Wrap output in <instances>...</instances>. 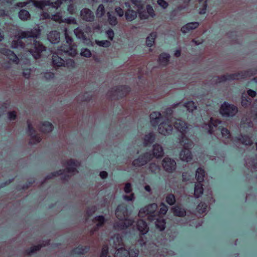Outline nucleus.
I'll use <instances>...</instances> for the list:
<instances>
[{
	"mask_svg": "<svg viewBox=\"0 0 257 257\" xmlns=\"http://www.w3.org/2000/svg\"><path fill=\"white\" fill-rule=\"evenodd\" d=\"M173 125L181 133L180 143L184 149L180 153V159L183 161L190 162L192 160V154L190 151L192 142L186 135L188 130V124L185 121L177 119Z\"/></svg>",
	"mask_w": 257,
	"mask_h": 257,
	"instance_id": "f257e3e1",
	"label": "nucleus"
},
{
	"mask_svg": "<svg viewBox=\"0 0 257 257\" xmlns=\"http://www.w3.org/2000/svg\"><path fill=\"white\" fill-rule=\"evenodd\" d=\"M150 122L152 125L154 127L158 126L159 133L165 136L171 135L173 132V125L167 120L166 121L161 122L162 115L160 112L153 111L150 115Z\"/></svg>",
	"mask_w": 257,
	"mask_h": 257,
	"instance_id": "f03ea898",
	"label": "nucleus"
},
{
	"mask_svg": "<svg viewBox=\"0 0 257 257\" xmlns=\"http://www.w3.org/2000/svg\"><path fill=\"white\" fill-rule=\"evenodd\" d=\"M41 34V30L38 26H35L32 29L26 31H19L16 36L18 39L12 42V48L17 49L19 47L24 48L25 44L21 39L28 38H37Z\"/></svg>",
	"mask_w": 257,
	"mask_h": 257,
	"instance_id": "7ed1b4c3",
	"label": "nucleus"
},
{
	"mask_svg": "<svg viewBox=\"0 0 257 257\" xmlns=\"http://www.w3.org/2000/svg\"><path fill=\"white\" fill-rule=\"evenodd\" d=\"M257 74V68H250L246 71H240L236 73L226 74L217 76V83L224 82L227 80H238L239 78L245 79L254 76Z\"/></svg>",
	"mask_w": 257,
	"mask_h": 257,
	"instance_id": "20e7f679",
	"label": "nucleus"
},
{
	"mask_svg": "<svg viewBox=\"0 0 257 257\" xmlns=\"http://www.w3.org/2000/svg\"><path fill=\"white\" fill-rule=\"evenodd\" d=\"M65 37L66 42L61 45L59 50L71 57H74L77 54V46L73 43V40L67 33V30L65 29Z\"/></svg>",
	"mask_w": 257,
	"mask_h": 257,
	"instance_id": "39448f33",
	"label": "nucleus"
},
{
	"mask_svg": "<svg viewBox=\"0 0 257 257\" xmlns=\"http://www.w3.org/2000/svg\"><path fill=\"white\" fill-rule=\"evenodd\" d=\"M66 164L68 166V167L65 169H60L58 171H54L49 174L46 177V179L49 180L53 178V177L63 175L65 172L69 173L77 172L76 168L79 165V163L77 161L71 159L66 162Z\"/></svg>",
	"mask_w": 257,
	"mask_h": 257,
	"instance_id": "423d86ee",
	"label": "nucleus"
},
{
	"mask_svg": "<svg viewBox=\"0 0 257 257\" xmlns=\"http://www.w3.org/2000/svg\"><path fill=\"white\" fill-rule=\"evenodd\" d=\"M131 89L127 85H119L111 88L108 92V95L111 99L118 100L126 96Z\"/></svg>",
	"mask_w": 257,
	"mask_h": 257,
	"instance_id": "0eeeda50",
	"label": "nucleus"
},
{
	"mask_svg": "<svg viewBox=\"0 0 257 257\" xmlns=\"http://www.w3.org/2000/svg\"><path fill=\"white\" fill-rule=\"evenodd\" d=\"M238 109L237 106L228 102L224 101L221 105L219 112L224 117L232 118L237 113Z\"/></svg>",
	"mask_w": 257,
	"mask_h": 257,
	"instance_id": "6e6552de",
	"label": "nucleus"
},
{
	"mask_svg": "<svg viewBox=\"0 0 257 257\" xmlns=\"http://www.w3.org/2000/svg\"><path fill=\"white\" fill-rule=\"evenodd\" d=\"M157 207V204L155 203L149 204L140 209L139 215L140 216L148 215V219L150 221H152V220H154V218L156 216L155 214Z\"/></svg>",
	"mask_w": 257,
	"mask_h": 257,
	"instance_id": "1a4fd4ad",
	"label": "nucleus"
},
{
	"mask_svg": "<svg viewBox=\"0 0 257 257\" xmlns=\"http://www.w3.org/2000/svg\"><path fill=\"white\" fill-rule=\"evenodd\" d=\"M153 159V156L150 152H145L140 155L138 158L135 159L132 165L134 167H142L146 165Z\"/></svg>",
	"mask_w": 257,
	"mask_h": 257,
	"instance_id": "9d476101",
	"label": "nucleus"
},
{
	"mask_svg": "<svg viewBox=\"0 0 257 257\" xmlns=\"http://www.w3.org/2000/svg\"><path fill=\"white\" fill-rule=\"evenodd\" d=\"M46 50V48L39 41L34 40L33 47L30 49L29 52L36 59H39L41 56V53Z\"/></svg>",
	"mask_w": 257,
	"mask_h": 257,
	"instance_id": "9b49d317",
	"label": "nucleus"
},
{
	"mask_svg": "<svg viewBox=\"0 0 257 257\" xmlns=\"http://www.w3.org/2000/svg\"><path fill=\"white\" fill-rule=\"evenodd\" d=\"M162 166L164 170L166 172L172 173L176 169L177 164L174 159L170 157H166L163 159Z\"/></svg>",
	"mask_w": 257,
	"mask_h": 257,
	"instance_id": "f8f14e48",
	"label": "nucleus"
},
{
	"mask_svg": "<svg viewBox=\"0 0 257 257\" xmlns=\"http://www.w3.org/2000/svg\"><path fill=\"white\" fill-rule=\"evenodd\" d=\"M137 227L140 233V244H144L146 242V239L143 240V236L145 235L149 231V227L146 221L143 219H139L137 222Z\"/></svg>",
	"mask_w": 257,
	"mask_h": 257,
	"instance_id": "ddd939ff",
	"label": "nucleus"
},
{
	"mask_svg": "<svg viewBox=\"0 0 257 257\" xmlns=\"http://www.w3.org/2000/svg\"><path fill=\"white\" fill-rule=\"evenodd\" d=\"M0 53L7 56L10 61L15 63L16 64H18L19 63V59L14 53V51L5 48H2L0 49Z\"/></svg>",
	"mask_w": 257,
	"mask_h": 257,
	"instance_id": "4468645a",
	"label": "nucleus"
},
{
	"mask_svg": "<svg viewBox=\"0 0 257 257\" xmlns=\"http://www.w3.org/2000/svg\"><path fill=\"white\" fill-rule=\"evenodd\" d=\"M115 215L119 220H123L127 216V206L124 204H119L115 210Z\"/></svg>",
	"mask_w": 257,
	"mask_h": 257,
	"instance_id": "2eb2a0df",
	"label": "nucleus"
},
{
	"mask_svg": "<svg viewBox=\"0 0 257 257\" xmlns=\"http://www.w3.org/2000/svg\"><path fill=\"white\" fill-rule=\"evenodd\" d=\"M82 19L86 22H92L94 19L93 12L88 8H83L80 11Z\"/></svg>",
	"mask_w": 257,
	"mask_h": 257,
	"instance_id": "dca6fc26",
	"label": "nucleus"
},
{
	"mask_svg": "<svg viewBox=\"0 0 257 257\" xmlns=\"http://www.w3.org/2000/svg\"><path fill=\"white\" fill-rule=\"evenodd\" d=\"M90 250L88 245H79L71 250V253L77 255H84L87 253Z\"/></svg>",
	"mask_w": 257,
	"mask_h": 257,
	"instance_id": "f3484780",
	"label": "nucleus"
},
{
	"mask_svg": "<svg viewBox=\"0 0 257 257\" xmlns=\"http://www.w3.org/2000/svg\"><path fill=\"white\" fill-rule=\"evenodd\" d=\"M151 154L153 158H161L164 155V151L162 146L158 144H154L153 146V152Z\"/></svg>",
	"mask_w": 257,
	"mask_h": 257,
	"instance_id": "a211bd4d",
	"label": "nucleus"
},
{
	"mask_svg": "<svg viewBox=\"0 0 257 257\" xmlns=\"http://www.w3.org/2000/svg\"><path fill=\"white\" fill-rule=\"evenodd\" d=\"M235 140L245 146H250L253 144V142L250 137L247 135L240 134L238 136L235 138Z\"/></svg>",
	"mask_w": 257,
	"mask_h": 257,
	"instance_id": "6ab92c4d",
	"label": "nucleus"
},
{
	"mask_svg": "<svg viewBox=\"0 0 257 257\" xmlns=\"http://www.w3.org/2000/svg\"><path fill=\"white\" fill-rule=\"evenodd\" d=\"M125 5L126 7L129 8L125 13V19L127 21L132 22L136 19L137 13L135 11L130 9L131 6L128 3L125 2Z\"/></svg>",
	"mask_w": 257,
	"mask_h": 257,
	"instance_id": "aec40b11",
	"label": "nucleus"
},
{
	"mask_svg": "<svg viewBox=\"0 0 257 257\" xmlns=\"http://www.w3.org/2000/svg\"><path fill=\"white\" fill-rule=\"evenodd\" d=\"M154 218L155 220L154 221H155V225L156 228L159 229L160 231L164 230L166 227V219H164L163 217L160 216H156V217ZM153 221V220H152V221Z\"/></svg>",
	"mask_w": 257,
	"mask_h": 257,
	"instance_id": "412c9836",
	"label": "nucleus"
},
{
	"mask_svg": "<svg viewBox=\"0 0 257 257\" xmlns=\"http://www.w3.org/2000/svg\"><path fill=\"white\" fill-rule=\"evenodd\" d=\"M199 26V23L198 22L188 23L181 28V31L183 33L186 34L189 32L190 30L196 29Z\"/></svg>",
	"mask_w": 257,
	"mask_h": 257,
	"instance_id": "4be33fe9",
	"label": "nucleus"
},
{
	"mask_svg": "<svg viewBox=\"0 0 257 257\" xmlns=\"http://www.w3.org/2000/svg\"><path fill=\"white\" fill-rule=\"evenodd\" d=\"M172 210L175 216L183 217L186 215V211L185 208L179 205H176L172 208Z\"/></svg>",
	"mask_w": 257,
	"mask_h": 257,
	"instance_id": "5701e85b",
	"label": "nucleus"
},
{
	"mask_svg": "<svg viewBox=\"0 0 257 257\" xmlns=\"http://www.w3.org/2000/svg\"><path fill=\"white\" fill-rule=\"evenodd\" d=\"M48 38L51 43L57 44L60 41V33L56 30L52 31L48 34Z\"/></svg>",
	"mask_w": 257,
	"mask_h": 257,
	"instance_id": "b1692460",
	"label": "nucleus"
},
{
	"mask_svg": "<svg viewBox=\"0 0 257 257\" xmlns=\"http://www.w3.org/2000/svg\"><path fill=\"white\" fill-rule=\"evenodd\" d=\"M52 64L54 67H59L64 66L65 61L57 54H54L52 57Z\"/></svg>",
	"mask_w": 257,
	"mask_h": 257,
	"instance_id": "393cba45",
	"label": "nucleus"
},
{
	"mask_svg": "<svg viewBox=\"0 0 257 257\" xmlns=\"http://www.w3.org/2000/svg\"><path fill=\"white\" fill-rule=\"evenodd\" d=\"M31 3H32L34 7L40 10H43L45 7L48 6L50 5L49 0H30Z\"/></svg>",
	"mask_w": 257,
	"mask_h": 257,
	"instance_id": "a878e982",
	"label": "nucleus"
},
{
	"mask_svg": "<svg viewBox=\"0 0 257 257\" xmlns=\"http://www.w3.org/2000/svg\"><path fill=\"white\" fill-rule=\"evenodd\" d=\"M155 140L156 136L155 134L152 132L149 133L145 136L144 145L145 147H149L155 142Z\"/></svg>",
	"mask_w": 257,
	"mask_h": 257,
	"instance_id": "bb28decb",
	"label": "nucleus"
},
{
	"mask_svg": "<svg viewBox=\"0 0 257 257\" xmlns=\"http://www.w3.org/2000/svg\"><path fill=\"white\" fill-rule=\"evenodd\" d=\"M41 131L43 133L47 134L51 133L54 129L53 124L48 121H44L41 123Z\"/></svg>",
	"mask_w": 257,
	"mask_h": 257,
	"instance_id": "cd10ccee",
	"label": "nucleus"
},
{
	"mask_svg": "<svg viewBox=\"0 0 257 257\" xmlns=\"http://www.w3.org/2000/svg\"><path fill=\"white\" fill-rule=\"evenodd\" d=\"M253 122L249 117H243L240 121V126L243 128H249L253 127Z\"/></svg>",
	"mask_w": 257,
	"mask_h": 257,
	"instance_id": "c85d7f7f",
	"label": "nucleus"
},
{
	"mask_svg": "<svg viewBox=\"0 0 257 257\" xmlns=\"http://www.w3.org/2000/svg\"><path fill=\"white\" fill-rule=\"evenodd\" d=\"M170 56L167 53H162L159 57V61L164 66H166L169 62Z\"/></svg>",
	"mask_w": 257,
	"mask_h": 257,
	"instance_id": "c756f323",
	"label": "nucleus"
},
{
	"mask_svg": "<svg viewBox=\"0 0 257 257\" xmlns=\"http://www.w3.org/2000/svg\"><path fill=\"white\" fill-rule=\"evenodd\" d=\"M206 172L201 167L198 168L196 171V179L197 182H203L205 177Z\"/></svg>",
	"mask_w": 257,
	"mask_h": 257,
	"instance_id": "7c9ffc66",
	"label": "nucleus"
},
{
	"mask_svg": "<svg viewBox=\"0 0 257 257\" xmlns=\"http://www.w3.org/2000/svg\"><path fill=\"white\" fill-rule=\"evenodd\" d=\"M84 31V29L82 27H79L74 30V33L77 38L85 40L86 36Z\"/></svg>",
	"mask_w": 257,
	"mask_h": 257,
	"instance_id": "2f4dec72",
	"label": "nucleus"
},
{
	"mask_svg": "<svg viewBox=\"0 0 257 257\" xmlns=\"http://www.w3.org/2000/svg\"><path fill=\"white\" fill-rule=\"evenodd\" d=\"M202 182H197L195 185L194 196L196 198L199 197L203 192V188Z\"/></svg>",
	"mask_w": 257,
	"mask_h": 257,
	"instance_id": "473e14b6",
	"label": "nucleus"
},
{
	"mask_svg": "<svg viewBox=\"0 0 257 257\" xmlns=\"http://www.w3.org/2000/svg\"><path fill=\"white\" fill-rule=\"evenodd\" d=\"M18 17L21 20L25 21L30 18L31 15L28 11L22 9L18 13Z\"/></svg>",
	"mask_w": 257,
	"mask_h": 257,
	"instance_id": "72a5a7b5",
	"label": "nucleus"
},
{
	"mask_svg": "<svg viewBox=\"0 0 257 257\" xmlns=\"http://www.w3.org/2000/svg\"><path fill=\"white\" fill-rule=\"evenodd\" d=\"M106 219L103 215H97L93 219V221L94 222H97V223L96 225L97 228L102 227L106 222Z\"/></svg>",
	"mask_w": 257,
	"mask_h": 257,
	"instance_id": "f704fd0d",
	"label": "nucleus"
},
{
	"mask_svg": "<svg viewBox=\"0 0 257 257\" xmlns=\"http://www.w3.org/2000/svg\"><path fill=\"white\" fill-rule=\"evenodd\" d=\"M112 12H108L107 13V21H108L109 24L110 26L114 27V26H115L117 24L118 21H117V18H116V17L114 16V15H113L112 14Z\"/></svg>",
	"mask_w": 257,
	"mask_h": 257,
	"instance_id": "c9c22d12",
	"label": "nucleus"
},
{
	"mask_svg": "<svg viewBox=\"0 0 257 257\" xmlns=\"http://www.w3.org/2000/svg\"><path fill=\"white\" fill-rule=\"evenodd\" d=\"M43 246H44V245H43L41 244L36 245H33V246L28 248V249H27L25 250V253L27 255H31L32 253H33L37 251L40 250L41 249V248Z\"/></svg>",
	"mask_w": 257,
	"mask_h": 257,
	"instance_id": "e433bc0d",
	"label": "nucleus"
},
{
	"mask_svg": "<svg viewBox=\"0 0 257 257\" xmlns=\"http://www.w3.org/2000/svg\"><path fill=\"white\" fill-rule=\"evenodd\" d=\"M43 246H44V245H43L41 244L36 245H33V246L28 248V249H27L25 250V253L27 255H31L32 253H33L37 251L40 250L41 249V248Z\"/></svg>",
	"mask_w": 257,
	"mask_h": 257,
	"instance_id": "4c0bfd02",
	"label": "nucleus"
},
{
	"mask_svg": "<svg viewBox=\"0 0 257 257\" xmlns=\"http://www.w3.org/2000/svg\"><path fill=\"white\" fill-rule=\"evenodd\" d=\"M184 106L187 108V110L189 112L191 113L197 108V106L195 102L192 100L188 101L184 103Z\"/></svg>",
	"mask_w": 257,
	"mask_h": 257,
	"instance_id": "58836bf2",
	"label": "nucleus"
},
{
	"mask_svg": "<svg viewBox=\"0 0 257 257\" xmlns=\"http://www.w3.org/2000/svg\"><path fill=\"white\" fill-rule=\"evenodd\" d=\"M156 34L155 33H151L146 39V45L149 47L153 46L156 38Z\"/></svg>",
	"mask_w": 257,
	"mask_h": 257,
	"instance_id": "ea45409f",
	"label": "nucleus"
},
{
	"mask_svg": "<svg viewBox=\"0 0 257 257\" xmlns=\"http://www.w3.org/2000/svg\"><path fill=\"white\" fill-rule=\"evenodd\" d=\"M51 20L59 23H62L63 17L60 12H57L54 14H52Z\"/></svg>",
	"mask_w": 257,
	"mask_h": 257,
	"instance_id": "a19ab883",
	"label": "nucleus"
},
{
	"mask_svg": "<svg viewBox=\"0 0 257 257\" xmlns=\"http://www.w3.org/2000/svg\"><path fill=\"white\" fill-rule=\"evenodd\" d=\"M176 198L173 194H168L166 197V202L169 205H173L176 202Z\"/></svg>",
	"mask_w": 257,
	"mask_h": 257,
	"instance_id": "79ce46f5",
	"label": "nucleus"
},
{
	"mask_svg": "<svg viewBox=\"0 0 257 257\" xmlns=\"http://www.w3.org/2000/svg\"><path fill=\"white\" fill-rule=\"evenodd\" d=\"M128 250V257H138L139 250L137 247H130Z\"/></svg>",
	"mask_w": 257,
	"mask_h": 257,
	"instance_id": "37998d69",
	"label": "nucleus"
},
{
	"mask_svg": "<svg viewBox=\"0 0 257 257\" xmlns=\"http://www.w3.org/2000/svg\"><path fill=\"white\" fill-rule=\"evenodd\" d=\"M105 13V11L104 6L102 4L99 5L96 11L97 17L101 18L104 15Z\"/></svg>",
	"mask_w": 257,
	"mask_h": 257,
	"instance_id": "c03bdc74",
	"label": "nucleus"
},
{
	"mask_svg": "<svg viewBox=\"0 0 257 257\" xmlns=\"http://www.w3.org/2000/svg\"><path fill=\"white\" fill-rule=\"evenodd\" d=\"M251 104V99L247 98V97H245L242 96L241 104L244 108H247Z\"/></svg>",
	"mask_w": 257,
	"mask_h": 257,
	"instance_id": "a18cd8bd",
	"label": "nucleus"
},
{
	"mask_svg": "<svg viewBox=\"0 0 257 257\" xmlns=\"http://www.w3.org/2000/svg\"><path fill=\"white\" fill-rule=\"evenodd\" d=\"M149 169L152 173L156 174L160 171V167L155 163H151L149 165Z\"/></svg>",
	"mask_w": 257,
	"mask_h": 257,
	"instance_id": "49530a36",
	"label": "nucleus"
},
{
	"mask_svg": "<svg viewBox=\"0 0 257 257\" xmlns=\"http://www.w3.org/2000/svg\"><path fill=\"white\" fill-rule=\"evenodd\" d=\"M31 141H30V142H29L30 144H37L40 143L42 140V139H41V137L39 136V135L36 134V133L35 134H34L33 135H32L31 137Z\"/></svg>",
	"mask_w": 257,
	"mask_h": 257,
	"instance_id": "de8ad7c7",
	"label": "nucleus"
},
{
	"mask_svg": "<svg viewBox=\"0 0 257 257\" xmlns=\"http://www.w3.org/2000/svg\"><path fill=\"white\" fill-rule=\"evenodd\" d=\"M96 44L99 46L108 48L110 46V42L108 40H96Z\"/></svg>",
	"mask_w": 257,
	"mask_h": 257,
	"instance_id": "09e8293b",
	"label": "nucleus"
},
{
	"mask_svg": "<svg viewBox=\"0 0 257 257\" xmlns=\"http://www.w3.org/2000/svg\"><path fill=\"white\" fill-rule=\"evenodd\" d=\"M64 1V0H56L54 2H52L49 0L50 5L49 6H51L53 8L58 9L63 4Z\"/></svg>",
	"mask_w": 257,
	"mask_h": 257,
	"instance_id": "8fccbe9b",
	"label": "nucleus"
},
{
	"mask_svg": "<svg viewBox=\"0 0 257 257\" xmlns=\"http://www.w3.org/2000/svg\"><path fill=\"white\" fill-rule=\"evenodd\" d=\"M28 128L27 130V134L31 137L32 135L36 133L35 129L33 127L31 123L29 120L27 121Z\"/></svg>",
	"mask_w": 257,
	"mask_h": 257,
	"instance_id": "3c124183",
	"label": "nucleus"
},
{
	"mask_svg": "<svg viewBox=\"0 0 257 257\" xmlns=\"http://www.w3.org/2000/svg\"><path fill=\"white\" fill-rule=\"evenodd\" d=\"M76 64L74 60L72 59H68L65 61V64L63 66L69 68H74Z\"/></svg>",
	"mask_w": 257,
	"mask_h": 257,
	"instance_id": "603ef678",
	"label": "nucleus"
},
{
	"mask_svg": "<svg viewBox=\"0 0 257 257\" xmlns=\"http://www.w3.org/2000/svg\"><path fill=\"white\" fill-rule=\"evenodd\" d=\"M207 205L204 203H200L197 206V209L199 213L202 214L206 211Z\"/></svg>",
	"mask_w": 257,
	"mask_h": 257,
	"instance_id": "864d4df0",
	"label": "nucleus"
},
{
	"mask_svg": "<svg viewBox=\"0 0 257 257\" xmlns=\"http://www.w3.org/2000/svg\"><path fill=\"white\" fill-rule=\"evenodd\" d=\"M80 55L86 58H90L91 56V52L90 50L87 48H82L81 50Z\"/></svg>",
	"mask_w": 257,
	"mask_h": 257,
	"instance_id": "5fc2aeb1",
	"label": "nucleus"
},
{
	"mask_svg": "<svg viewBox=\"0 0 257 257\" xmlns=\"http://www.w3.org/2000/svg\"><path fill=\"white\" fill-rule=\"evenodd\" d=\"M96 207L94 205L89 206L86 210V214L88 217H91L96 211Z\"/></svg>",
	"mask_w": 257,
	"mask_h": 257,
	"instance_id": "6e6d98bb",
	"label": "nucleus"
},
{
	"mask_svg": "<svg viewBox=\"0 0 257 257\" xmlns=\"http://www.w3.org/2000/svg\"><path fill=\"white\" fill-rule=\"evenodd\" d=\"M146 10L148 13V15L152 18H154L155 16V11L153 7L150 5H147L146 6Z\"/></svg>",
	"mask_w": 257,
	"mask_h": 257,
	"instance_id": "4d7b16f0",
	"label": "nucleus"
},
{
	"mask_svg": "<svg viewBox=\"0 0 257 257\" xmlns=\"http://www.w3.org/2000/svg\"><path fill=\"white\" fill-rule=\"evenodd\" d=\"M114 227L115 229H117L119 230H123L127 228V226H126L125 223L123 221H121L120 222H117L115 223L114 225Z\"/></svg>",
	"mask_w": 257,
	"mask_h": 257,
	"instance_id": "13d9d810",
	"label": "nucleus"
},
{
	"mask_svg": "<svg viewBox=\"0 0 257 257\" xmlns=\"http://www.w3.org/2000/svg\"><path fill=\"white\" fill-rule=\"evenodd\" d=\"M62 23L68 24H77L76 20L74 18L72 17L63 19Z\"/></svg>",
	"mask_w": 257,
	"mask_h": 257,
	"instance_id": "bf43d9fd",
	"label": "nucleus"
},
{
	"mask_svg": "<svg viewBox=\"0 0 257 257\" xmlns=\"http://www.w3.org/2000/svg\"><path fill=\"white\" fill-rule=\"evenodd\" d=\"M161 208L159 210V213L163 215H165L168 210L167 206L163 202L160 204Z\"/></svg>",
	"mask_w": 257,
	"mask_h": 257,
	"instance_id": "052dcab7",
	"label": "nucleus"
},
{
	"mask_svg": "<svg viewBox=\"0 0 257 257\" xmlns=\"http://www.w3.org/2000/svg\"><path fill=\"white\" fill-rule=\"evenodd\" d=\"M122 221H124L126 226H127V228L130 226H131L135 222V221L133 219L128 218V216H126Z\"/></svg>",
	"mask_w": 257,
	"mask_h": 257,
	"instance_id": "680f3d73",
	"label": "nucleus"
},
{
	"mask_svg": "<svg viewBox=\"0 0 257 257\" xmlns=\"http://www.w3.org/2000/svg\"><path fill=\"white\" fill-rule=\"evenodd\" d=\"M209 122L210 124L213 125L214 127H217L218 125L221 123V121L218 119H214L211 117Z\"/></svg>",
	"mask_w": 257,
	"mask_h": 257,
	"instance_id": "e2e57ef3",
	"label": "nucleus"
},
{
	"mask_svg": "<svg viewBox=\"0 0 257 257\" xmlns=\"http://www.w3.org/2000/svg\"><path fill=\"white\" fill-rule=\"evenodd\" d=\"M223 137L229 138L230 136V131L226 128L223 127L221 131Z\"/></svg>",
	"mask_w": 257,
	"mask_h": 257,
	"instance_id": "0e129e2a",
	"label": "nucleus"
},
{
	"mask_svg": "<svg viewBox=\"0 0 257 257\" xmlns=\"http://www.w3.org/2000/svg\"><path fill=\"white\" fill-rule=\"evenodd\" d=\"M8 118L11 120H15L17 118V114L15 111H10L8 113Z\"/></svg>",
	"mask_w": 257,
	"mask_h": 257,
	"instance_id": "69168bd1",
	"label": "nucleus"
},
{
	"mask_svg": "<svg viewBox=\"0 0 257 257\" xmlns=\"http://www.w3.org/2000/svg\"><path fill=\"white\" fill-rule=\"evenodd\" d=\"M106 34L108 38L112 41L114 36V31L111 29H109L106 31Z\"/></svg>",
	"mask_w": 257,
	"mask_h": 257,
	"instance_id": "338daca9",
	"label": "nucleus"
},
{
	"mask_svg": "<svg viewBox=\"0 0 257 257\" xmlns=\"http://www.w3.org/2000/svg\"><path fill=\"white\" fill-rule=\"evenodd\" d=\"M164 113L167 117H170L173 115V110L171 108L167 107L165 109Z\"/></svg>",
	"mask_w": 257,
	"mask_h": 257,
	"instance_id": "774afa93",
	"label": "nucleus"
}]
</instances>
